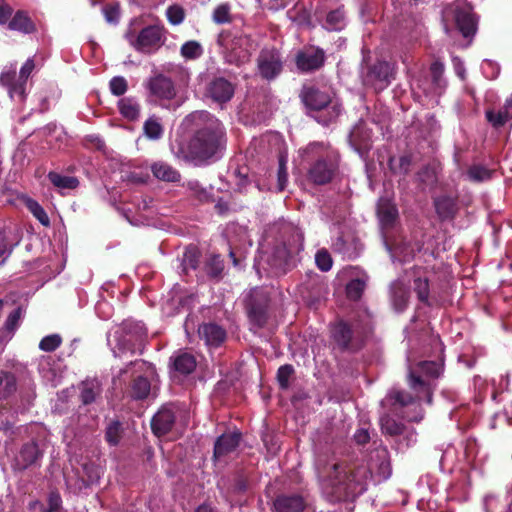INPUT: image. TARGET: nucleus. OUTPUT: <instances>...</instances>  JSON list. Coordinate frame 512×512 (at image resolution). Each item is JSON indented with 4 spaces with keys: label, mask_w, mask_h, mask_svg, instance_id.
Wrapping results in <instances>:
<instances>
[{
    "label": "nucleus",
    "mask_w": 512,
    "mask_h": 512,
    "mask_svg": "<svg viewBox=\"0 0 512 512\" xmlns=\"http://www.w3.org/2000/svg\"><path fill=\"white\" fill-rule=\"evenodd\" d=\"M317 470L323 492L331 501H340L363 494L372 476L378 481L388 479L391 475L389 452L379 446L370 455L368 464L344 465L331 460L324 465L318 463Z\"/></svg>",
    "instance_id": "obj_1"
},
{
    "label": "nucleus",
    "mask_w": 512,
    "mask_h": 512,
    "mask_svg": "<svg viewBox=\"0 0 512 512\" xmlns=\"http://www.w3.org/2000/svg\"><path fill=\"white\" fill-rule=\"evenodd\" d=\"M185 121L195 127V133L188 143L186 158L199 165L215 157L224 136L220 121L206 111L193 112Z\"/></svg>",
    "instance_id": "obj_2"
},
{
    "label": "nucleus",
    "mask_w": 512,
    "mask_h": 512,
    "mask_svg": "<svg viewBox=\"0 0 512 512\" xmlns=\"http://www.w3.org/2000/svg\"><path fill=\"white\" fill-rule=\"evenodd\" d=\"M303 162L307 164L309 180L315 184H326L334 177L339 166L337 150L324 142H312L299 150Z\"/></svg>",
    "instance_id": "obj_3"
},
{
    "label": "nucleus",
    "mask_w": 512,
    "mask_h": 512,
    "mask_svg": "<svg viewBox=\"0 0 512 512\" xmlns=\"http://www.w3.org/2000/svg\"><path fill=\"white\" fill-rule=\"evenodd\" d=\"M283 229L285 232H291L292 240L276 245L270 253L261 251L254 264L257 273L268 268L276 275L285 273L291 257L303 248L302 235L297 230L290 225L284 226Z\"/></svg>",
    "instance_id": "obj_4"
},
{
    "label": "nucleus",
    "mask_w": 512,
    "mask_h": 512,
    "mask_svg": "<svg viewBox=\"0 0 512 512\" xmlns=\"http://www.w3.org/2000/svg\"><path fill=\"white\" fill-rule=\"evenodd\" d=\"M300 97L307 108L322 112L318 121L323 125L333 122L341 113V105L332 98L331 89L327 85L305 84Z\"/></svg>",
    "instance_id": "obj_5"
},
{
    "label": "nucleus",
    "mask_w": 512,
    "mask_h": 512,
    "mask_svg": "<svg viewBox=\"0 0 512 512\" xmlns=\"http://www.w3.org/2000/svg\"><path fill=\"white\" fill-rule=\"evenodd\" d=\"M442 22L448 35L457 30L464 38H468L476 32L477 22L472 7L464 1H457L444 8Z\"/></svg>",
    "instance_id": "obj_6"
},
{
    "label": "nucleus",
    "mask_w": 512,
    "mask_h": 512,
    "mask_svg": "<svg viewBox=\"0 0 512 512\" xmlns=\"http://www.w3.org/2000/svg\"><path fill=\"white\" fill-rule=\"evenodd\" d=\"M442 367L435 361H423L415 369H409V385L416 393L417 401L432 403V381L439 377Z\"/></svg>",
    "instance_id": "obj_7"
},
{
    "label": "nucleus",
    "mask_w": 512,
    "mask_h": 512,
    "mask_svg": "<svg viewBox=\"0 0 512 512\" xmlns=\"http://www.w3.org/2000/svg\"><path fill=\"white\" fill-rule=\"evenodd\" d=\"M146 335L145 327L140 322H125L118 327L112 334H108L107 342L111 347L114 356L119 357L121 353L135 350L136 345H140Z\"/></svg>",
    "instance_id": "obj_8"
},
{
    "label": "nucleus",
    "mask_w": 512,
    "mask_h": 512,
    "mask_svg": "<svg viewBox=\"0 0 512 512\" xmlns=\"http://www.w3.org/2000/svg\"><path fill=\"white\" fill-rule=\"evenodd\" d=\"M147 98L163 108H169L170 102L176 97L177 90L174 82L162 72L155 71L143 84Z\"/></svg>",
    "instance_id": "obj_9"
},
{
    "label": "nucleus",
    "mask_w": 512,
    "mask_h": 512,
    "mask_svg": "<svg viewBox=\"0 0 512 512\" xmlns=\"http://www.w3.org/2000/svg\"><path fill=\"white\" fill-rule=\"evenodd\" d=\"M126 38L137 51L151 53L164 43V31L157 25H151L143 28L137 36L127 33Z\"/></svg>",
    "instance_id": "obj_10"
},
{
    "label": "nucleus",
    "mask_w": 512,
    "mask_h": 512,
    "mask_svg": "<svg viewBox=\"0 0 512 512\" xmlns=\"http://www.w3.org/2000/svg\"><path fill=\"white\" fill-rule=\"evenodd\" d=\"M395 66L393 63L379 61L367 72L364 83L371 86L375 91H382L387 88L394 79Z\"/></svg>",
    "instance_id": "obj_11"
},
{
    "label": "nucleus",
    "mask_w": 512,
    "mask_h": 512,
    "mask_svg": "<svg viewBox=\"0 0 512 512\" xmlns=\"http://www.w3.org/2000/svg\"><path fill=\"white\" fill-rule=\"evenodd\" d=\"M259 74L267 80L276 78L282 71L283 64L279 52L275 49H264L257 59Z\"/></svg>",
    "instance_id": "obj_12"
},
{
    "label": "nucleus",
    "mask_w": 512,
    "mask_h": 512,
    "mask_svg": "<svg viewBox=\"0 0 512 512\" xmlns=\"http://www.w3.org/2000/svg\"><path fill=\"white\" fill-rule=\"evenodd\" d=\"M17 63L5 65L0 74V85L8 90L11 99L20 101L25 98V87L22 85L19 76L16 78Z\"/></svg>",
    "instance_id": "obj_13"
},
{
    "label": "nucleus",
    "mask_w": 512,
    "mask_h": 512,
    "mask_svg": "<svg viewBox=\"0 0 512 512\" xmlns=\"http://www.w3.org/2000/svg\"><path fill=\"white\" fill-rule=\"evenodd\" d=\"M324 51L317 47H307L296 55V65L301 72H310L319 69L324 64Z\"/></svg>",
    "instance_id": "obj_14"
},
{
    "label": "nucleus",
    "mask_w": 512,
    "mask_h": 512,
    "mask_svg": "<svg viewBox=\"0 0 512 512\" xmlns=\"http://www.w3.org/2000/svg\"><path fill=\"white\" fill-rule=\"evenodd\" d=\"M205 95L214 102L223 104L233 97L234 86L224 77H215L207 84Z\"/></svg>",
    "instance_id": "obj_15"
},
{
    "label": "nucleus",
    "mask_w": 512,
    "mask_h": 512,
    "mask_svg": "<svg viewBox=\"0 0 512 512\" xmlns=\"http://www.w3.org/2000/svg\"><path fill=\"white\" fill-rule=\"evenodd\" d=\"M177 409L174 405L163 406L153 417L151 427L155 435L167 434L173 427Z\"/></svg>",
    "instance_id": "obj_16"
},
{
    "label": "nucleus",
    "mask_w": 512,
    "mask_h": 512,
    "mask_svg": "<svg viewBox=\"0 0 512 512\" xmlns=\"http://www.w3.org/2000/svg\"><path fill=\"white\" fill-rule=\"evenodd\" d=\"M386 400L392 401L393 405H399L400 407H408L410 405L413 406V414L405 412L403 415L409 421L418 422L423 418V411L420 405L416 403L411 395L405 391L392 390Z\"/></svg>",
    "instance_id": "obj_17"
},
{
    "label": "nucleus",
    "mask_w": 512,
    "mask_h": 512,
    "mask_svg": "<svg viewBox=\"0 0 512 512\" xmlns=\"http://www.w3.org/2000/svg\"><path fill=\"white\" fill-rule=\"evenodd\" d=\"M201 339L210 348L219 347L226 339V331L224 328L215 323H205L198 329Z\"/></svg>",
    "instance_id": "obj_18"
},
{
    "label": "nucleus",
    "mask_w": 512,
    "mask_h": 512,
    "mask_svg": "<svg viewBox=\"0 0 512 512\" xmlns=\"http://www.w3.org/2000/svg\"><path fill=\"white\" fill-rule=\"evenodd\" d=\"M41 456L38 445L35 442L22 446L14 460V468L24 470L34 464Z\"/></svg>",
    "instance_id": "obj_19"
},
{
    "label": "nucleus",
    "mask_w": 512,
    "mask_h": 512,
    "mask_svg": "<svg viewBox=\"0 0 512 512\" xmlns=\"http://www.w3.org/2000/svg\"><path fill=\"white\" fill-rule=\"evenodd\" d=\"M486 117L487 120L496 128L505 124L512 125V95L506 99L503 107L498 111H487Z\"/></svg>",
    "instance_id": "obj_20"
},
{
    "label": "nucleus",
    "mask_w": 512,
    "mask_h": 512,
    "mask_svg": "<svg viewBox=\"0 0 512 512\" xmlns=\"http://www.w3.org/2000/svg\"><path fill=\"white\" fill-rule=\"evenodd\" d=\"M391 302L396 311H403L408 304L409 288L403 280H396L392 283L391 288Z\"/></svg>",
    "instance_id": "obj_21"
},
{
    "label": "nucleus",
    "mask_w": 512,
    "mask_h": 512,
    "mask_svg": "<svg viewBox=\"0 0 512 512\" xmlns=\"http://www.w3.org/2000/svg\"><path fill=\"white\" fill-rule=\"evenodd\" d=\"M379 221L384 228L392 226L398 216L396 206L388 198H380L377 205Z\"/></svg>",
    "instance_id": "obj_22"
},
{
    "label": "nucleus",
    "mask_w": 512,
    "mask_h": 512,
    "mask_svg": "<svg viewBox=\"0 0 512 512\" xmlns=\"http://www.w3.org/2000/svg\"><path fill=\"white\" fill-rule=\"evenodd\" d=\"M240 442V433L232 432L221 435L214 446V456L219 458L234 451Z\"/></svg>",
    "instance_id": "obj_23"
},
{
    "label": "nucleus",
    "mask_w": 512,
    "mask_h": 512,
    "mask_svg": "<svg viewBox=\"0 0 512 512\" xmlns=\"http://www.w3.org/2000/svg\"><path fill=\"white\" fill-rule=\"evenodd\" d=\"M304 506V500L299 495H280L274 501L277 512H300Z\"/></svg>",
    "instance_id": "obj_24"
},
{
    "label": "nucleus",
    "mask_w": 512,
    "mask_h": 512,
    "mask_svg": "<svg viewBox=\"0 0 512 512\" xmlns=\"http://www.w3.org/2000/svg\"><path fill=\"white\" fill-rule=\"evenodd\" d=\"M102 393V384L96 378L86 379L80 384V399L88 405L96 401Z\"/></svg>",
    "instance_id": "obj_25"
},
{
    "label": "nucleus",
    "mask_w": 512,
    "mask_h": 512,
    "mask_svg": "<svg viewBox=\"0 0 512 512\" xmlns=\"http://www.w3.org/2000/svg\"><path fill=\"white\" fill-rule=\"evenodd\" d=\"M48 179L62 195H65L70 190L76 189L79 185V181L76 177L63 175L55 171L48 173Z\"/></svg>",
    "instance_id": "obj_26"
},
{
    "label": "nucleus",
    "mask_w": 512,
    "mask_h": 512,
    "mask_svg": "<svg viewBox=\"0 0 512 512\" xmlns=\"http://www.w3.org/2000/svg\"><path fill=\"white\" fill-rule=\"evenodd\" d=\"M175 371L181 374H189L196 368L195 357L188 352L179 351L171 357Z\"/></svg>",
    "instance_id": "obj_27"
},
{
    "label": "nucleus",
    "mask_w": 512,
    "mask_h": 512,
    "mask_svg": "<svg viewBox=\"0 0 512 512\" xmlns=\"http://www.w3.org/2000/svg\"><path fill=\"white\" fill-rule=\"evenodd\" d=\"M118 108L123 117L130 121H134L139 118L141 112V106L138 100L134 97H124L119 100Z\"/></svg>",
    "instance_id": "obj_28"
},
{
    "label": "nucleus",
    "mask_w": 512,
    "mask_h": 512,
    "mask_svg": "<svg viewBox=\"0 0 512 512\" xmlns=\"http://www.w3.org/2000/svg\"><path fill=\"white\" fill-rule=\"evenodd\" d=\"M153 175L163 181L177 182L180 180L179 172L165 162H156L151 167Z\"/></svg>",
    "instance_id": "obj_29"
},
{
    "label": "nucleus",
    "mask_w": 512,
    "mask_h": 512,
    "mask_svg": "<svg viewBox=\"0 0 512 512\" xmlns=\"http://www.w3.org/2000/svg\"><path fill=\"white\" fill-rule=\"evenodd\" d=\"M331 333L338 345H340L343 348L348 347L353 332L347 323L343 321L335 323L332 326Z\"/></svg>",
    "instance_id": "obj_30"
},
{
    "label": "nucleus",
    "mask_w": 512,
    "mask_h": 512,
    "mask_svg": "<svg viewBox=\"0 0 512 512\" xmlns=\"http://www.w3.org/2000/svg\"><path fill=\"white\" fill-rule=\"evenodd\" d=\"M9 29L23 33H31L34 30V24L30 17L24 11H18L8 24Z\"/></svg>",
    "instance_id": "obj_31"
},
{
    "label": "nucleus",
    "mask_w": 512,
    "mask_h": 512,
    "mask_svg": "<svg viewBox=\"0 0 512 512\" xmlns=\"http://www.w3.org/2000/svg\"><path fill=\"white\" fill-rule=\"evenodd\" d=\"M435 208L442 219L451 218L456 211V201L449 196H441L435 199Z\"/></svg>",
    "instance_id": "obj_32"
},
{
    "label": "nucleus",
    "mask_w": 512,
    "mask_h": 512,
    "mask_svg": "<svg viewBox=\"0 0 512 512\" xmlns=\"http://www.w3.org/2000/svg\"><path fill=\"white\" fill-rule=\"evenodd\" d=\"M144 135L150 140H158L162 137L164 128L160 118L150 116L143 125Z\"/></svg>",
    "instance_id": "obj_33"
},
{
    "label": "nucleus",
    "mask_w": 512,
    "mask_h": 512,
    "mask_svg": "<svg viewBox=\"0 0 512 512\" xmlns=\"http://www.w3.org/2000/svg\"><path fill=\"white\" fill-rule=\"evenodd\" d=\"M369 139L370 133L366 130L363 122L356 124L349 134L351 144L357 148H366Z\"/></svg>",
    "instance_id": "obj_34"
},
{
    "label": "nucleus",
    "mask_w": 512,
    "mask_h": 512,
    "mask_svg": "<svg viewBox=\"0 0 512 512\" xmlns=\"http://www.w3.org/2000/svg\"><path fill=\"white\" fill-rule=\"evenodd\" d=\"M385 245L389 250L393 261L398 260L399 262H406L414 255V248L406 244H398L394 246L390 243H385Z\"/></svg>",
    "instance_id": "obj_35"
},
{
    "label": "nucleus",
    "mask_w": 512,
    "mask_h": 512,
    "mask_svg": "<svg viewBox=\"0 0 512 512\" xmlns=\"http://www.w3.org/2000/svg\"><path fill=\"white\" fill-rule=\"evenodd\" d=\"M345 25V15L341 9L329 12L324 23L325 29L330 31H340Z\"/></svg>",
    "instance_id": "obj_36"
},
{
    "label": "nucleus",
    "mask_w": 512,
    "mask_h": 512,
    "mask_svg": "<svg viewBox=\"0 0 512 512\" xmlns=\"http://www.w3.org/2000/svg\"><path fill=\"white\" fill-rule=\"evenodd\" d=\"M234 176V182L239 192H249L253 189H260L258 183L252 180L244 169L235 172Z\"/></svg>",
    "instance_id": "obj_37"
},
{
    "label": "nucleus",
    "mask_w": 512,
    "mask_h": 512,
    "mask_svg": "<svg viewBox=\"0 0 512 512\" xmlns=\"http://www.w3.org/2000/svg\"><path fill=\"white\" fill-rule=\"evenodd\" d=\"M15 390V376L11 373L0 371V399L10 396Z\"/></svg>",
    "instance_id": "obj_38"
},
{
    "label": "nucleus",
    "mask_w": 512,
    "mask_h": 512,
    "mask_svg": "<svg viewBox=\"0 0 512 512\" xmlns=\"http://www.w3.org/2000/svg\"><path fill=\"white\" fill-rule=\"evenodd\" d=\"M204 270L209 277L219 279L224 270L223 260L219 255H211L205 263Z\"/></svg>",
    "instance_id": "obj_39"
},
{
    "label": "nucleus",
    "mask_w": 512,
    "mask_h": 512,
    "mask_svg": "<svg viewBox=\"0 0 512 512\" xmlns=\"http://www.w3.org/2000/svg\"><path fill=\"white\" fill-rule=\"evenodd\" d=\"M366 282V275L352 279L346 286L347 296L352 300L359 299L365 290Z\"/></svg>",
    "instance_id": "obj_40"
},
{
    "label": "nucleus",
    "mask_w": 512,
    "mask_h": 512,
    "mask_svg": "<svg viewBox=\"0 0 512 512\" xmlns=\"http://www.w3.org/2000/svg\"><path fill=\"white\" fill-rule=\"evenodd\" d=\"M248 315L251 323L257 328H261L265 325L268 318L267 307L264 305L253 304L249 308Z\"/></svg>",
    "instance_id": "obj_41"
},
{
    "label": "nucleus",
    "mask_w": 512,
    "mask_h": 512,
    "mask_svg": "<svg viewBox=\"0 0 512 512\" xmlns=\"http://www.w3.org/2000/svg\"><path fill=\"white\" fill-rule=\"evenodd\" d=\"M380 425L382 432L390 436L401 435L404 432L403 424L388 415H384L380 418Z\"/></svg>",
    "instance_id": "obj_42"
},
{
    "label": "nucleus",
    "mask_w": 512,
    "mask_h": 512,
    "mask_svg": "<svg viewBox=\"0 0 512 512\" xmlns=\"http://www.w3.org/2000/svg\"><path fill=\"white\" fill-rule=\"evenodd\" d=\"M432 83L434 86V93L440 94L445 88L446 81L443 78L444 66L440 62H434L430 68Z\"/></svg>",
    "instance_id": "obj_43"
},
{
    "label": "nucleus",
    "mask_w": 512,
    "mask_h": 512,
    "mask_svg": "<svg viewBox=\"0 0 512 512\" xmlns=\"http://www.w3.org/2000/svg\"><path fill=\"white\" fill-rule=\"evenodd\" d=\"M180 53L186 60H195L202 56L203 47L197 41H187L181 46Z\"/></svg>",
    "instance_id": "obj_44"
},
{
    "label": "nucleus",
    "mask_w": 512,
    "mask_h": 512,
    "mask_svg": "<svg viewBox=\"0 0 512 512\" xmlns=\"http://www.w3.org/2000/svg\"><path fill=\"white\" fill-rule=\"evenodd\" d=\"M150 382L147 378L138 377L132 385V397L135 399H144L150 393Z\"/></svg>",
    "instance_id": "obj_45"
},
{
    "label": "nucleus",
    "mask_w": 512,
    "mask_h": 512,
    "mask_svg": "<svg viewBox=\"0 0 512 512\" xmlns=\"http://www.w3.org/2000/svg\"><path fill=\"white\" fill-rule=\"evenodd\" d=\"M212 20L217 24L230 23L232 20L230 5L227 3L218 5L213 11Z\"/></svg>",
    "instance_id": "obj_46"
},
{
    "label": "nucleus",
    "mask_w": 512,
    "mask_h": 512,
    "mask_svg": "<svg viewBox=\"0 0 512 512\" xmlns=\"http://www.w3.org/2000/svg\"><path fill=\"white\" fill-rule=\"evenodd\" d=\"M467 176L471 181L482 182L490 179L491 171L481 165H473L467 171Z\"/></svg>",
    "instance_id": "obj_47"
},
{
    "label": "nucleus",
    "mask_w": 512,
    "mask_h": 512,
    "mask_svg": "<svg viewBox=\"0 0 512 512\" xmlns=\"http://www.w3.org/2000/svg\"><path fill=\"white\" fill-rule=\"evenodd\" d=\"M27 207L33 216L44 226H49L50 220L47 213L40 206V204L34 200L27 201Z\"/></svg>",
    "instance_id": "obj_48"
},
{
    "label": "nucleus",
    "mask_w": 512,
    "mask_h": 512,
    "mask_svg": "<svg viewBox=\"0 0 512 512\" xmlns=\"http://www.w3.org/2000/svg\"><path fill=\"white\" fill-rule=\"evenodd\" d=\"M411 164L408 156L391 157L389 159V167L394 173H407Z\"/></svg>",
    "instance_id": "obj_49"
},
{
    "label": "nucleus",
    "mask_w": 512,
    "mask_h": 512,
    "mask_svg": "<svg viewBox=\"0 0 512 512\" xmlns=\"http://www.w3.org/2000/svg\"><path fill=\"white\" fill-rule=\"evenodd\" d=\"M62 343V338L59 334H51L45 336L39 343V348L45 352H52L56 350Z\"/></svg>",
    "instance_id": "obj_50"
},
{
    "label": "nucleus",
    "mask_w": 512,
    "mask_h": 512,
    "mask_svg": "<svg viewBox=\"0 0 512 512\" xmlns=\"http://www.w3.org/2000/svg\"><path fill=\"white\" fill-rule=\"evenodd\" d=\"M414 290L417 293L418 299L426 303L429 297V283L427 278L418 277L414 280Z\"/></svg>",
    "instance_id": "obj_51"
},
{
    "label": "nucleus",
    "mask_w": 512,
    "mask_h": 512,
    "mask_svg": "<svg viewBox=\"0 0 512 512\" xmlns=\"http://www.w3.org/2000/svg\"><path fill=\"white\" fill-rule=\"evenodd\" d=\"M166 16L172 25H179L184 21V9L179 5H171L166 10Z\"/></svg>",
    "instance_id": "obj_52"
},
{
    "label": "nucleus",
    "mask_w": 512,
    "mask_h": 512,
    "mask_svg": "<svg viewBox=\"0 0 512 512\" xmlns=\"http://www.w3.org/2000/svg\"><path fill=\"white\" fill-rule=\"evenodd\" d=\"M315 263L321 271L327 272L331 269L333 261L329 252L322 249L315 255Z\"/></svg>",
    "instance_id": "obj_53"
},
{
    "label": "nucleus",
    "mask_w": 512,
    "mask_h": 512,
    "mask_svg": "<svg viewBox=\"0 0 512 512\" xmlns=\"http://www.w3.org/2000/svg\"><path fill=\"white\" fill-rule=\"evenodd\" d=\"M22 317V309L16 308L13 310L7 317V320L5 322V331L8 334H13L14 331L18 328L20 324V320Z\"/></svg>",
    "instance_id": "obj_54"
},
{
    "label": "nucleus",
    "mask_w": 512,
    "mask_h": 512,
    "mask_svg": "<svg viewBox=\"0 0 512 512\" xmlns=\"http://www.w3.org/2000/svg\"><path fill=\"white\" fill-rule=\"evenodd\" d=\"M294 372V369L291 365H283L278 369L277 372V380L281 389H288L290 385V378Z\"/></svg>",
    "instance_id": "obj_55"
},
{
    "label": "nucleus",
    "mask_w": 512,
    "mask_h": 512,
    "mask_svg": "<svg viewBox=\"0 0 512 512\" xmlns=\"http://www.w3.org/2000/svg\"><path fill=\"white\" fill-rule=\"evenodd\" d=\"M111 93L115 96H121L126 93L128 89L127 81L122 76H115L109 83Z\"/></svg>",
    "instance_id": "obj_56"
},
{
    "label": "nucleus",
    "mask_w": 512,
    "mask_h": 512,
    "mask_svg": "<svg viewBox=\"0 0 512 512\" xmlns=\"http://www.w3.org/2000/svg\"><path fill=\"white\" fill-rule=\"evenodd\" d=\"M121 438V424L117 421L108 425L106 430V440L111 445H117Z\"/></svg>",
    "instance_id": "obj_57"
},
{
    "label": "nucleus",
    "mask_w": 512,
    "mask_h": 512,
    "mask_svg": "<svg viewBox=\"0 0 512 512\" xmlns=\"http://www.w3.org/2000/svg\"><path fill=\"white\" fill-rule=\"evenodd\" d=\"M34 68H35L34 60L32 58H29L26 60V62L23 64V66L20 69L19 78H20L22 85L25 88H26L27 80H28L29 76L31 75V73L33 72Z\"/></svg>",
    "instance_id": "obj_58"
},
{
    "label": "nucleus",
    "mask_w": 512,
    "mask_h": 512,
    "mask_svg": "<svg viewBox=\"0 0 512 512\" xmlns=\"http://www.w3.org/2000/svg\"><path fill=\"white\" fill-rule=\"evenodd\" d=\"M197 262V254L194 250H187L184 253L182 264L185 270L190 268L195 269L197 267Z\"/></svg>",
    "instance_id": "obj_59"
},
{
    "label": "nucleus",
    "mask_w": 512,
    "mask_h": 512,
    "mask_svg": "<svg viewBox=\"0 0 512 512\" xmlns=\"http://www.w3.org/2000/svg\"><path fill=\"white\" fill-rule=\"evenodd\" d=\"M103 14L108 23L115 24L119 20V9L116 6H105L103 8Z\"/></svg>",
    "instance_id": "obj_60"
},
{
    "label": "nucleus",
    "mask_w": 512,
    "mask_h": 512,
    "mask_svg": "<svg viewBox=\"0 0 512 512\" xmlns=\"http://www.w3.org/2000/svg\"><path fill=\"white\" fill-rule=\"evenodd\" d=\"M12 245L7 242L5 234L0 230V263L11 254Z\"/></svg>",
    "instance_id": "obj_61"
},
{
    "label": "nucleus",
    "mask_w": 512,
    "mask_h": 512,
    "mask_svg": "<svg viewBox=\"0 0 512 512\" xmlns=\"http://www.w3.org/2000/svg\"><path fill=\"white\" fill-rule=\"evenodd\" d=\"M61 497L58 493L52 492L48 499V508L44 512H60Z\"/></svg>",
    "instance_id": "obj_62"
},
{
    "label": "nucleus",
    "mask_w": 512,
    "mask_h": 512,
    "mask_svg": "<svg viewBox=\"0 0 512 512\" xmlns=\"http://www.w3.org/2000/svg\"><path fill=\"white\" fill-rule=\"evenodd\" d=\"M164 70L166 72L175 73V74L179 75L180 81L182 83H187V81L189 79L188 70L183 68L182 66H174V65L169 64L167 67H165Z\"/></svg>",
    "instance_id": "obj_63"
},
{
    "label": "nucleus",
    "mask_w": 512,
    "mask_h": 512,
    "mask_svg": "<svg viewBox=\"0 0 512 512\" xmlns=\"http://www.w3.org/2000/svg\"><path fill=\"white\" fill-rule=\"evenodd\" d=\"M96 312L101 318L108 319L112 315V307L106 301H100L96 305Z\"/></svg>",
    "instance_id": "obj_64"
}]
</instances>
